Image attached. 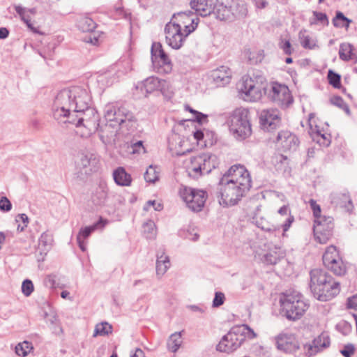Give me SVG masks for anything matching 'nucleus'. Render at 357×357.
Instances as JSON below:
<instances>
[{"label": "nucleus", "instance_id": "obj_55", "mask_svg": "<svg viewBox=\"0 0 357 357\" xmlns=\"http://www.w3.org/2000/svg\"><path fill=\"white\" fill-rule=\"evenodd\" d=\"M158 91H161V93L164 95L167 94L168 93H172L170 90V84L165 79H160V87H158Z\"/></svg>", "mask_w": 357, "mask_h": 357}, {"label": "nucleus", "instance_id": "obj_63", "mask_svg": "<svg viewBox=\"0 0 357 357\" xmlns=\"http://www.w3.org/2000/svg\"><path fill=\"white\" fill-rule=\"evenodd\" d=\"M45 284L51 288L55 287V277L54 275H48L45 279Z\"/></svg>", "mask_w": 357, "mask_h": 357}, {"label": "nucleus", "instance_id": "obj_57", "mask_svg": "<svg viewBox=\"0 0 357 357\" xmlns=\"http://www.w3.org/2000/svg\"><path fill=\"white\" fill-rule=\"evenodd\" d=\"M354 351V346L352 344H348L344 346V348L341 350L340 352L344 357H351V355L353 354Z\"/></svg>", "mask_w": 357, "mask_h": 357}, {"label": "nucleus", "instance_id": "obj_43", "mask_svg": "<svg viewBox=\"0 0 357 357\" xmlns=\"http://www.w3.org/2000/svg\"><path fill=\"white\" fill-rule=\"evenodd\" d=\"M31 343L24 341L15 347V352L20 356H26L32 349Z\"/></svg>", "mask_w": 357, "mask_h": 357}, {"label": "nucleus", "instance_id": "obj_11", "mask_svg": "<svg viewBox=\"0 0 357 357\" xmlns=\"http://www.w3.org/2000/svg\"><path fill=\"white\" fill-rule=\"evenodd\" d=\"M179 195L185 202L187 206L192 211H200L206 200V192L202 190H196L186 186H182Z\"/></svg>", "mask_w": 357, "mask_h": 357}, {"label": "nucleus", "instance_id": "obj_39", "mask_svg": "<svg viewBox=\"0 0 357 357\" xmlns=\"http://www.w3.org/2000/svg\"><path fill=\"white\" fill-rule=\"evenodd\" d=\"M154 70L161 74H168L172 70V63L169 59L158 61V65L152 63Z\"/></svg>", "mask_w": 357, "mask_h": 357}, {"label": "nucleus", "instance_id": "obj_51", "mask_svg": "<svg viewBox=\"0 0 357 357\" xmlns=\"http://www.w3.org/2000/svg\"><path fill=\"white\" fill-rule=\"evenodd\" d=\"M52 242V237L49 234L44 232L39 238V245L44 247H50Z\"/></svg>", "mask_w": 357, "mask_h": 357}, {"label": "nucleus", "instance_id": "obj_23", "mask_svg": "<svg viewBox=\"0 0 357 357\" xmlns=\"http://www.w3.org/2000/svg\"><path fill=\"white\" fill-rule=\"evenodd\" d=\"M231 74L230 69L227 66H220L213 70L212 77L219 86H224L230 82Z\"/></svg>", "mask_w": 357, "mask_h": 357}, {"label": "nucleus", "instance_id": "obj_52", "mask_svg": "<svg viewBox=\"0 0 357 357\" xmlns=\"http://www.w3.org/2000/svg\"><path fill=\"white\" fill-rule=\"evenodd\" d=\"M225 300V294L220 291H217L215 294V297L213 301V306L218 307L222 305Z\"/></svg>", "mask_w": 357, "mask_h": 357}, {"label": "nucleus", "instance_id": "obj_12", "mask_svg": "<svg viewBox=\"0 0 357 357\" xmlns=\"http://www.w3.org/2000/svg\"><path fill=\"white\" fill-rule=\"evenodd\" d=\"M324 266L337 276L344 275L347 272V266L340 257L335 246H328L323 255Z\"/></svg>", "mask_w": 357, "mask_h": 357}, {"label": "nucleus", "instance_id": "obj_29", "mask_svg": "<svg viewBox=\"0 0 357 357\" xmlns=\"http://www.w3.org/2000/svg\"><path fill=\"white\" fill-rule=\"evenodd\" d=\"M107 223V221L106 220H104L102 218H100L99 220L95 224L81 228L77 237L79 239L82 238L86 240L93 231L96 229H102Z\"/></svg>", "mask_w": 357, "mask_h": 357}, {"label": "nucleus", "instance_id": "obj_27", "mask_svg": "<svg viewBox=\"0 0 357 357\" xmlns=\"http://www.w3.org/2000/svg\"><path fill=\"white\" fill-rule=\"evenodd\" d=\"M170 261L169 257L165 255L163 251H159L157 254L156 261V274L158 277H162L169 269Z\"/></svg>", "mask_w": 357, "mask_h": 357}, {"label": "nucleus", "instance_id": "obj_10", "mask_svg": "<svg viewBox=\"0 0 357 357\" xmlns=\"http://www.w3.org/2000/svg\"><path fill=\"white\" fill-rule=\"evenodd\" d=\"M263 80L264 77H262L255 79L249 76H244L242 78V83L239 88L242 98L245 101L250 102L259 100L266 92Z\"/></svg>", "mask_w": 357, "mask_h": 357}, {"label": "nucleus", "instance_id": "obj_30", "mask_svg": "<svg viewBox=\"0 0 357 357\" xmlns=\"http://www.w3.org/2000/svg\"><path fill=\"white\" fill-rule=\"evenodd\" d=\"M285 255L284 250L280 246H275L274 248L270 249L264 255L265 261L269 264H275L280 259Z\"/></svg>", "mask_w": 357, "mask_h": 357}, {"label": "nucleus", "instance_id": "obj_8", "mask_svg": "<svg viewBox=\"0 0 357 357\" xmlns=\"http://www.w3.org/2000/svg\"><path fill=\"white\" fill-rule=\"evenodd\" d=\"M70 114L59 122L71 123L75 125L76 127L83 126L87 130L86 135H91L97 130L100 132L102 126L98 123L99 116L91 105H89L87 109L75 110Z\"/></svg>", "mask_w": 357, "mask_h": 357}, {"label": "nucleus", "instance_id": "obj_45", "mask_svg": "<svg viewBox=\"0 0 357 357\" xmlns=\"http://www.w3.org/2000/svg\"><path fill=\"white\" fill-rule=\"evenodd\" d=\"M319 222L321 223L323 229L324 230H329V232L333 231V218L331 217H325L324 216L321 218L314 219V223L317 224L319 223Z\"/></svg>", "mask_w": 357, "mask_h": 357}, {"label": "nucleus", "instance_id": "obj_18", "mask_svg": "<svg viewBox=\"0 0 357 357\" xmlns=\"http://www.w3.org/2000/svg\"><path fill=\"white\" fill-rule=\"evenodd\" d=\"M236 2L234 0H217L213 13L220 20H227L234 14Z\"/></svg>", "mask_w": 357, "mask_h": 357}, {"label": "nucleus", "instance_id": "obj_46", "mask_svg": "<svg viewBox=\"0 0 357 357\" xmlns=\"http://www.w3.org/2000/svg\"><path fill=\"white\" fill-rule=\"evenodd\" d=\"M331 102L333 105L343 109L347 114H350V109L348 105L344 101L340 96H335L331 99Z\"/></svg>", "mask_w": 357, "mask_h": 357}, {"label": "nucleus", "instance_id": "obj_33", "mask_svg": "<svg viewBox=\"0 0 357 357\" xmlns=\"http://www.w3.org/2000/svg\"><path fill=\"white\" fill-rule=\"evenodd\" d=\"M313 231L316 240L321 244L326 243L332 236V232H329L328 229L324 230L319 222L314 224Z\"/></svg>", "mask_w": 357, "mask_h": 357}, {"label": "nucleus", "instance_id": "obj_1", "mask_svg": "<svg viewBox=\"0 0 357 357\" xmlns=\"http://www.w3.org/2000/svg\"><path fill=\"white\" fill-rule=\"evenodd\" d=\"M249 172L241 165L231 166L222 176L218 185V198L223 206H234L251 188Z\"/></svg>", "mask_w": 357, "mask_h": 357}, {"label": "nucleus", "instance_id": "obj_6", "mask_svg": "<svg viewBox=\"0 0 357 357\" xmlns=\"http://www.w3.org/2000/svg\"><path fill=\"white\" fill-rule=\"evenodd\" d=\"M246 336L253 338L256 334L246 324L236 326L221 338L217 345V350L225 353L233 352L240 347Z\"/></svg>", "mask_w": 357, "mask_h": 357}, {"label": "nucleus", "instance_id": "obj_19", "mask_svg": "<svg viewBox=\"0 0 357 357\" xmlns=\"http://www.w3.org/2000/svg\"><path fill=\"white\" fill-rule=\"evenodd\" d=\"M277 142L284 151H296L299 144L298 137L289 131H282L277 136Z\"/></svg>", "mask_w": 357, "mask_h": 357}, {"label": "nucleus", "instance_id": "obj_28", "mask_svg": "<svg viewBox=\"0 0 357 357\" xmlns=\"http://www.w3.org/2000/svg\"><path fill=\"white\" fill-rule=\"evenodd\" d=\"M115 183L120 186H130L132 182L130 174L123 167H118L113 172Z\"/></svg>", "mask_w": 357, "mask_h": 357}, {"label": "nucleus", "instance_id": "obj_49", "mask_svg": "<svg viewBox=\"0 0 357 357\" xmlns=\"http://www.w3.org/2000/svg\"><path fill=\"white\" fill-rule=\"evenodd\" d=\"M34 287L31 280L26 279L22 284V291L25 296H29L33 291Z\"/></svg>", "mask_w": 357, "mask_h": 357}, {"label": "nucleus", "instance_id": "obj_7", "mask_svg": "<svg viewBox=\"0 0 357 357\" xmlns=\"http://www.w3.org/2000/svg\"><path fill=\"white\" fill-rule=\"evenodd\" d=\"M227 123L236 139H245L251 135L249 111L244 107H238L231 112L227 116Z\"/></svg>", "mask_w": 357, "mask_h": 357}, {"label": "nucleus", "instance_id": "obj_40", "mask_svg": "<svg viewBox=\"0 0 357 357\" xmlns=\"http://www.w3.org/2000/svg\"><path fill=\"white\" fill-rule=\"evenodd\" d=\"M298 38L301 45L304 48L313 49L316 46L315 41L311 38V37L307 34L305 30H301L299 32Z\"/></svg>", "mask_w": 357, "mask_h": 357}, {"label": "nucleus", "instance_id": "obj_53", "mask_svg": "<svg viewBox=\"0 0 357 357\" xmlns=\"http://www.w3.org/2000/svg\"><path fill=\"white\" fill-rule=\"evenodd\" d=\"M152 206L155 211H160L162 209V205L160 202L155 200L148 201L144 206V211H149L150 207Z\"/></svg>", "mask_w": 357, "mask_h": 357}, {"label": "nucleus", "instance_id": "obj_16", "mask_svg": "<svg viewBox=\"0 0 357 357\" xmlns=\"http://www.w3.org/2000/svg\"><path fill=\"white\" fill-rule=\"evenodd\" d=\"M310 288L314 295L317 294L328 282L333 278L326 271L321 268H314L310 272Z\"/></svg>", "mask_w": 357, "mask_h": 357}, {"label": "nucleus", "instance_id": "obj_64", "mask_svg": "<svg viewBox=\"0 0 357 357\" xmlns=\"http://www.w3.org/2000/svg\"><path fill=\"white\" fill-rule=\"evenodd\" d=\"M18 218L22 222L23 225H24V227H27L28 223H29V218L26 214H24V213L19 214L17 216V219H16L17 222L19 221Z\"/></svg>", "mask_w": 357, "mask_h": 357}, {"label": "nucleus", "instance_id": "obj_62", "mask_svg": "<svg viewBox=\"0 0 357 357\" xmlns=\"http://www.w3.org/2000/svg\"><path fill=\"white\" fill-rule=\"evenodd\" d=\"M98 37L96 36V33H93L90 34L86 39L87 43H90L94 45L98 44Z\"/></svg>", "mask_w": 357, "mask_h": 357}, {"label": "nucleus", "instance_id": "obj_17", "mask_svg": "<svg viewBox=\"0 0 357 357\" xmlns=\"http://www.w3.org/2000/svg\"><path fill=\"white\" fill-rule=\"evenodd\" d=\"M340 291V282L332 278L322 288L320 289L317 294L313 296L315 298L320 301H328L335 298Z\"/></svg>", "mask_w": 357, "mask_h": 357}, {"label": "nucleus", "instance_id": "obj_58", "mask_svg": "<svg viewBox=\"0 0 357 357\" xmlns=\"http://www.w3.org/2000/svg\"><path fill=\"white\" fill-rule=\"evenodd\" d=\"M347 307L357 310V294L348 298Z\"/></svg>", "mask_w": 357, "mask_h": 357}, {"label": "nucleus", "instance_id": "obj_60", "mask_svg": "<svg viewBox=\"0 0 357 357\" xmlns=\"http://www.w3.org/2000/svg\"><path fill=\"white\" fill-rule=\"evenodd\" d=\"M131 149H132V153H140L141 150H142V151L144 150V148L143 146L142 141H138L137 142L133 144L131 146Z\"/></svg>", "mask_w": 357, "mask_h": 357}, {"label": "nucleus", "instance_id": "obj_44", "mask_svg": "<svg viewBox=\"0 0 357 357\" xmlns=\"http://www.w3.org/2000/svg\"><path fill=\"white\" fill-rule=\"evenodd\" d=\"M144 233L147 238H153L155 236V225L153 221L149 220L143 225Z\"/></svg>", "mask_w": 357, "mask_h": 357}, {"label": "nucleus", "instance_id": "obj_61", "mask_svg": "<svg viewBox=\"0 0 357 357\" xmlns=\"http://www.w3.org/2000/svg\"><path fill=\"white\" fill-rule=\"evenodd\" d=\"M194 121L202 124L207 121V116L201 112L196 113V116L194 117Z\"/></svg>", "mask_w": 357, "mask_h": 357}, {"label": "nucleus", "instance_id": "obj_54", "mask_svg": "<svg viewBox=\"0 0 357 357\" xmlns=\"http://www.w3.org/2000/svg\"><path fill=\"white\" fill-rule=\"evenodd\" d=\"M12 208V204L6 197L0 199V210L8 212Z\"/></svg>", "mask_w": 357, "mask_h": 357}, {"label": "nucleus", "instance_id": "obj_3", "mask_svg": "<svg viewBox=\"0 0 357 357\" xmlns=\"http://www.w3.org/2000/svg\"><path fill=\"white\" fill-rule=\"evenodd\" d=\"M174 17L178 22H169L165 28L166 41L172 48L178 50L181 47L185 38L197 26L198 18H191L186 13H179Z\"/></svg>", "mask_w": 357, "mask_h": 357}, {"label": "nucleus", "instance_id": "obj_41", "mask_svg": "<svg viewBox=\"0 0 357 357\" xmlns=\"http://www.w3.org/2000/svg\"><path fill=\"white\" fill-rule=\"evenodd\" d=\"M351 20L346 17L340 11L337 12L335 17L333 20V24L335 27L348 28Z\"/></svg>", "mask_w": 357, "mask_h": 357}, {"label": "nucleus", "instance_id": "obj_37", "mask_svg": "<svg viewBox=\"0 0 357 357\" xmlns=\"http://www.w3.org/2000/svg\"><path fill=\"white\" fill-rule=\"evenodd\" d=\"M112 326L107 321H103L96 325L93 336H107L112 334Z\"/></svg>", "mask_w": 357, "mask_h": 357}, {"label": "nucleus", "instance_id": "obj_20", "mask_svg": "<svg viewBox=\"0 0 357 357\" xmlns=\"http://www.w3.org/2000/svg\"><path fill=\"white\" fill-rule=\"evenodd\" d=\"M98 160L93 153H82L76 161L77 167L84 169V174H90L97 167Z\"/></svg>", "mask_w": 357, "mask_h": 357}, {"label": "nucleus", "instance_id": "obj_21", "mask_svg": "<svg viewBox=\"0 0 357 357\" xmlns=\"http://www.w3.org/2000/svg\"><path fill=\"white\" fill-rule=\"evenodd\" d=\"M191 8L202 17H206L213 13L215 2L213 0H191Z\"/></svg>", "mask_w": 357, "mask_h": 357}, {"label": "nucleus", "instance_id": "obj_48", "mask_svg": "<svg viewBox=\"0 0 357 357\" xmlns=\"http://www.w3.org/2000/svg\"><path fill=\"white\" fill-rule=\"evenodd\" d=\"M15 10L25 24L31 22V17L27 13L26 8L17 5L15 6Z\"/></svg>", "mask_w": 357, "mask_h": 357}, {"label": "nucleus", "instance_id": "obj_50", "mask_svg": "<svg viewBox=\"0 0 357 357\" xmlns=\"http://www.w3.org/2000/svg\"><path fill=\"white\" fill-rule=\"evenodd\" d=\"M279 47L280 49L283 50L284 53L287 55H291L294 51L293 48L291 47L290 41L289 40L281 39L280 42L279 43Z\"/></svg>", "mask_w": 357, "mask_h": 357}, {"label": "nucleus", "instance_id": "obj_59", "mask_svg": "<svg viewBox=\"0 0 357 357\" xmlns=\"http://www.w3.org/2000/svg\"><path fill=\"white\" fill-rule=\"evenodd\" d=\"M313 15L316 17L317 20L322 22H326L327 24H328V17L325 13L314 11Z\"/></svg>", "mask_w": 357, "mask_h": 357}, {"label": "nucleus", "instance_id": "obj_14", "mask_svg": "<svg viewBox=\"0 0 357 357\" xmlns=\"http://www.w3.org/2000/svg\"><path fill=\"white\" fill-rule=\"evenodd\" d=\"M259 121L263 130L272 131L280 125V113L276 109H263L259 114Z\"/></svg>", "mask_w": 357, "mask_h": 357}, {"label": "nucleus", "instance_id": "obj_22", "mask_svg": "<svg viewBox=\"0 0 357 357\" xmlns=\"http://www.w3.org/2000/svg\"><path fill=\"white\" fill-rule=\"evenodd\" d=\"M331 202L337 206L344 208L347 211L351 212L354 206L349 195L346 193L333 192L331 195Z\"/></svg>", "mask_w": 357, "mask_h": 357}, {"label": "nucleus", "instance_id": "obj_9", "mask_svg": "<svg viewBox=\"0 0 357 357\" xmlns=\"http://www.w3.org/2000/svg\"><path fill=\"white\" fill-rule=\"evenodd\" d=\"M218 164L219 161L215 155L204 153L190 158L187 172L189 176L197 178L202 175L209 174Z\"/></svg>", "mask_w": 357, "mask_h": 357}, {"label": "nucleus", "instance_id": "obj_4", "mask_svg": "<svg viewBox=\"0 0 357 357\" xmlns=\"http://www.w3.org/2000/svg\"><path fill=\"white\" fill-rule=\"evenodd\" d=\"M105 119L106 123L100 128V137L102 142L104 137H110L114 130L118 128H126L130 130L135 126V119L132 112L125 107H117L113 104H108L105 107Z\"/></svg>", "mask_w": 357, "mask_h": 357}, {"label": "nucleus", "instance_id": "obj_38", "mask_svg": "<svg viewBox=\"0 0 357 357\" xmlns=\"http://www.w3.org/2000/svg\"><path fill=\"white\" fill-rule=\"evenodd\" d=\"M77 27L83 32L93 31L96 24L91 18L82 17L77 21Z\"/></svg>", "mask_w": 357, "mask_h": 357}, {"label": "nucleus", "instance_id": "obj_24", "mask_svg": "<svg viewBox=\"0 0 357 357\" xmlns=\"http://www.w3.org/2000/svg\"><path fill=\"white\" fill-rule=\"evenodd\" d=\"M330 338L327 334L321 333L316 337L312 344L309 346L308 353L310 355L315 354L320 351L330 346Z\"/></svg>", "mask_w": 357, "mask_h": 357}, {"label": "nucleus", "instance_id": "obj_32", "mask_svg": "<svg viewBox=\"0 0 357 357\" xmlns=\"http://www.w3.org/2000/svg\"><path fill=\"white\" fill-rule=\"evenodd\" d=\"M278 213L281 217H286L284 222L281 225L283 231L286 232L294 222V217L291 214V211L288 205H284L280 207Z\"/></svg>", "mask_w": 357, "mask_h": 357}, {"label": "nucleus", "instance_id": "obj_47", "mask_svg": "<svg viewBox=\"0 0 357 357\" xmlns=\"http://www.w3.org/2000/svg\"><path fill=\"white\" fill-rule=\"evenodd\" d=\"M328 79L330 84H331L333 87L336 89H339L340 87L341 77L340 75L330 70L328 73Z\"/></svg>", "mask_w": 357, "mask_h": 357}, {"label": "nucleus", "instance_id": "obj_2", "mask_svg": "<svg viewBox=\"0 0 357 357\" xmlns=\"http://www.w3.org/2000/svg\"><path fill=\"white\" fill-rule=\"evenodd\" d=\"M91 105V97L88 91L81 86H73L60 91L55 97L52 113L58 121L70 115L75 110L87 109Z\"/></svg>", "mask_w": 357, "mask_h": 357}, {"label": "nucleus", "instance_id": "obj_15", "mask_svg": "<svg viewBox=\"0 0 357 357\" xmlns=\"http://www.w3.org/2000/svg\"><path fill=\"white\" fill-rule=\"evenodd\" d=\"M278 349L287 354H295L300 349V344L293 334L280 333L275 337Z\"/></svg>", "mask_w": 357, "mask_h": 357}, {"label": "nucleus", "instance_id": "obj_42", "mask_svg": "<svg viewBox=\"0 0 357 357\" xmlns=\"http://www.w3.org/2000/svg\"><path fill=\"white\" fill-rule=\"evenodd\" d=\"M144 179L146 182L154 183L159 180V172L157 170V167L153 165H150L145 174Z\"/></svg>", "mask_w": 357, "mask_h": 357}, {"label": "nucleus", "instance_id": "obj_5", "mask_svg": "<svg viewBox=\"0 0 357 357\" xmlns=\"http://www.w3.org/2000/svg\"><path fill=\"white\" fill-rule=\"evenodd\" d=\"M280 305L281 313L290 321L300 319L310 307L308 301L297 291L282 294Z\"/></svg>", "mask_w": 357, "mask_h": 357}, {"label": "nucleus", "instance_id": "obj_34", "mask_svg": "<svg viewBox=\"0 0 357 357\" xmlns=\"http://www.w3.org/2000/svg\"><path fill=\"white\" fill-rule=\"evenodd\" d=\"M314 118V114L313 113H311L309 114L308 118V124L310 128V133L312 135V137L314 139L315 137H320L322 139L327 140V142H324L323 144L328 146L330 144V140L328 139L327 135L325 133H323L322 131L317 126H315L313 127L312 124V121Z\"/></svg>", "mask_w": 357, "mask_h": 357}, {"label": "nucleus", "instance_id": "obj_26", "mask_svg": "<svg viewBox=\"0 0 357 357\" xmlns=\"http://www.w3.org/2000/svg\"><path fill=\"white\" fill-rule=\"evenodd\" d=\"M339 56L344 61L357 63V53L350 43H344L340 45Z\"/></svg>", "mask_w": 357, "mask_h": 357}, {"label": "nucleus", "instance_id": "obj_56", "mask_svg": "<svg viewBox=\"0 0 357 357\" xmlns=\"http://www.w3.org/2000/svg\"><path fill=\"white\" fill-rule=\"evenodd\" d=\"M311 208L313 211V214L315 219H319L323 218L324 216L321 215V208L319 205H318L316 202L313 199L310 201Z\"/></svg>", "mask_w": 357, "mask_h": 357}, {"label": "nucleus", "instance_id": "obj_36", "mask_svg": "<svg viewBox=\"0 0 357 357\" xmlns=\"http://www.w3.org/2000/svg\"><path fill=\"white\" fill-rule=\"evenodd\" d=\"M182 343L181 333H174L170 335L167 340V348L172 352H176Z\"/></svg>", "mask_w": 357, "mask_h": 357}, {"label": "nucleus", "instance_id": "obj_13", "mask_svg": "<svg viewBox=\"0 0 357 357\" xmlns=\"http://www.w3.org/2000/svg\"><path fill=\"white\" fill-rule=\"evenodd\" d=\"M268 96L270 100L282 108L288 107L293 102V98L289 88L277 82L271 84Z\"/></svg>", "mask_w": 357, "mask_h": 357}, {"label": "nucleus", "instance_id": "obj_35", "mask_svg": "<svg viewBox=\"0 0 357 357\" xmlns=\"http://www.w3.org/2000/svg\"><path fill=\"white\" fill-rule=\"evenodd\" d=\"M107 198V188L105 185L101 184L96 189L93 195V202L97 205L105 204Z\"/></svg>", "mask_w": 357, "mask_h": 357}, {"label": "nucleus", "instance_id": "obj_25", "mask_svg": "<svg viewBox=\"0 0 357 357\" xmlns=\"http://www.w3.org/2000/svg\"><path fill=\"white\" fill-rule=\"evenodd\" d=\"M158 87H160V79L152 76L138 83L136 86V89H140L142 94L146 96L147 93L158 91Z\"/></svg>", "mask_w": 357, "mask_h": 357}, {"label": "nucleus", "instance_id": "obj_31", "mask_svg": "<svg viewBox=\"0 0 357 357\" xmlns=\"http://www.w3.org/2000/svg\"><path fill=\"white\" fill-rule=\"evenodd\" d=\"M152 63L158 65V61L169 59L160 43H153L151 50Z\"/></svg>", "mask_w": 357, "mask_h": 357}]
</instances>
